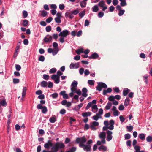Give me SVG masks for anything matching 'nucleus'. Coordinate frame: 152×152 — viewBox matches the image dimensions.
<instances>
[{
    "mask_svg": "<svg viewBox=\"0 0 152 152\" xmlns=\"http://www.w3.org/2000/svg\"><path fill=\"white\" fill-rule=\"evenodd\" d=\"M87 140L84 136L80 138H77L76 139L77 143H79V146L80 147L82 148L84 151H89L91 148V144L92 143L91 140H90L88 141L86 144L85 143L86 142Z\"/></svg>",
    "mask_w": 152,
    "mask_h": 152,
    "instance_id": "nucleus-1",
    "label": "nucleus"
},
{
    "mask_svg": "<svg viewBox=\"0 0 152 152\" xmlns=\"http://www.w3.org/2000/svg\"><path fill=\"white\" fill-rule=\"evenodd\" d=\"M106 135V133L104 132H100L99 134V137L101 139V142L102 144H104L105 143Z\"/></svg>",
    "mask_w": 152,
    "mask_h": 152,
    "instance_id": "nucleus-2",
    "label": "nucleus"
},
{
    "mask_svg": "<svg viewBox=\"0 0 152 152\" xmlns=\"http://www.w3.org/2000/svg\"><path fill=\"white\" fill-rule=\"evenodd\" d=\"M98 86L96 87L97 90L99 91L102 90V88H107V85L104 83L102 82L98 83Z\"/></svg>",
    "mask_w": 152,
    "mask_h": 152,
    "instance_id": "nucleus-3",
    "label": "nucleus"
},
{
    "mask_svg": "<svg viewBox=\"0 0 152 152\" xmlns=\"http://www.w3.org/2000/svg\"><path fill=\"white\" fill-rule=\"evenodd\" d=\"M78 84L77 82L75 80L73 81L71 86V90L72 92H75L77 90V87Z\"/></svg>",
    "mask_w": 152,
    "mask_h": 152,
    "instance_id": "nucleus-4",
    "label": "nucleus"
},
{
    "mask_svg": "<svg viewBox=\"0 0 152 152\" xmlns=\"http://www.w3.org/2000/svg\"><path fill=\"white\" fill-rule=\"evenodd\" d=\"M51 78L54 80V82L56 84H58L60 82V77L57 75H52L51 76Z\"/></svg>",
    "mask_w": 152,
    "mask_h": 152,
    "instance_id": "nucleus-5",
    "label": "nucleus"
},
{
    "mask_svg": "<svg viewBox=\"0 0 152 152\" xmlns=\"http://www.w3.org/2000/svg\"><path fill=\"white\" fill-rule=\"evenodd\" d=\"M69 34V31L67 30H64L58 34L59 36L65 37Z\"/></svg>",
    "mask_w": 152,
    "mask_h": 152,
    "instance_id": "nucleus-6",
    "label": "nucleus"
},
{
    "mask_svg": "<svg viewBox=\"0 0 152 152\" xmlns=\"http://www.w3.org/2000/svg\"><path fill=\"white\" fill-rule=\"evenodd\" d=\"M53 145L51 140H49L44 145V147L46 149H49V148L52 147Z\"/></svg>",
    "mask_w": 152,
    "mask_h": 152,
    "instance_id": "nucleus-7",
    "label": "nucleus"
},
{
    "mask_svg": "<svg viewBox=\"0 0 152 152\" xmlns=\"http://www.w3.org/2000/svg\"><path fill=\"white\" fill-rule=\"evenodd\" d=\"M107 137L106 140L108 141H109L111 140L113 138L112 134V132L108 130L107 132Z\"/></svg>",
    "mask_w": 152,
    "mask_h": 152,
    "instance_id": "nucleus-8",
    "label": "nucleus"
},
{
    "mask_svg": "<svg viewBox=\"0 0 152 152\" xmlns=\"http://www.w3.org/2000/svg\"><path fill=\"white\" fill-rule=\"evenodd\" d=\"M111 110L113 111V115L114 116H117L119 115V113L117 110L115 106H113L111 109Z\"/></svg>",
    "mask_w": 152,
    "mask_h": 152,
    "instance_id": "nucleus-9",
    "label": "nucleus"
},
{
    "mask_svg": "<svg viewBox=\"0 0 152 152\" xmlns=\"http://www.w3.org/2000/svg\"><path fill=\"white\" fill-rule=\"evenodd\" d=\"M79 67V64L78 63H72L69 66V68L71 69H77Z\"/></svg>",
    "mask_w": 152,
    "mask_h": 152,
    "instance_id": "nucleus-10",
    "label": "nucleus"
},
{
    "mask_svg": "<svg viewBox=\"0 0 152 152\" xmlns=\"http://www.w3.org/2000/svg\"><path fill=\"white\" fill-rule=\"evenodd\" d=\"M52 39V36L50 35H47L44 38V40L45 42H50Z\"/></svg>",
    "mask_w": 152,
    "mask_h": 152,
    "instance_id": "nucleus-11",
    "label": "nucleus"
},
{
    "mask_svg": "<svg viewBox=\"0 0 152 152\" xmlns=\"http://www.w3.org/2000/svg\"><path fill=\"white\" fill-rule=\"evenodd\" d=\"M60 95L63 96V97L64 99H68L69 98L68 94L66 93V91H63L60 93Z\"/></svg>",
    "mask_w": 152,
    "mask_h": 152,
    "instance_id": "nucleus-12",
    "label": "nucleus"
},
{
    "mask_svg": "<svg viewBox=\"0 0 152 152\" xmlns=\"http://www.w3.org/2000/svg\"><path fill=\"white\" fill-rule=\"evenodd\" d=\"M82 92H83L82 95V96L84 97H86L87 96L88 94L87 93V90L85 88H83L82 90Z\"/></svg>",
    "mask_w": 152,
    "mask_h": 152,
    "instance_id": "nucleus-13",
    "label": "nucleus"
},
{
    "mask_svg": "<svg viewBox=\"0 0 152 152\" xmlns=\"http://www.w3.org/2000/svg\"><path fill=\"white\" fill-rule=\"evenodd\" d=\"M98 110V108L96 104L92 106L91 110L92 112L94 113H96L97 111Z\"/></svg>",
    "mask_w": 152,
    "mask_h": 152,
    "instance_id": "nucleus-14",
    "label": "nucleus"
},
{
    "mask_svg": "<svg viewBox=\"0 0 152 152\" xmlns=\"http://www.w3.org/2000/svg\"><path fill=\"white\" fill-rule=\"evenodd\" d=\"M98 56L97 54L95 53L92 54L89 58L90 59H96L98 57Z\"/></svg>",
    "mask_w": 152,
    "mask_h": 152,
    "instance_id": "nucleus-15",
    "label": "nucleus"
},
{
    "mask_svg": "<svg viewBox=\"0 0 152 152\" xmlns=\"http://www.w3.org/2000/svg\"><path fill=\"white\" fill-rule=\"evenodd\" d=\"M98 149L99 151L102 150L103 151H105L107 150V148L105 146L102 145L98 148Z\"/></svg>",
    "mask_w": 152,
    "mask_h": 152,
    "instance_id": "nucleus-16",
    "label": "nucleus"
},
{
    "mask_svg": "<svg viewBox=\"0 0 152 152\" xmlns=\"http://www.w3.org/2000/svg\"><path fill=\"white\" fill-rule=\"evenodd\" d=\"M48 82L45 81H43L41 82L40 85L41 86L43 87H46L48 86Z\"/></svg>",
    "mask_w": 152,
    "mask_h": 152,
    "instance_id": "nucleus-17",
    "label": "nucleus"
},
{
    "mask_svg": "<svg viewBox=\"0 0 152 152\" xmlns=\"http://www.w3.org/2000/svg\"><path fill=\"white\" fill-rule=\"evenodd\" d=\"M92 10L93 12H97L99 10L98 6L97 5L94 6L92 8Z\"/></svg>",
    "mask_w": 152,
    "mask_h": 152,
    "instance_id": "nucleus-18",
    "label": "nucleus"
},
{
    "mask_svg": "<svg viewBox=\"0 0 152 152\" xmlns=\"http://www.w3.org/2000/svg\"><path fill=\"white\" fill-rule=\"evenodd\" d=\"M112 91L111 88H108L107 90H104L103 91V94L104 95H105L107 93H110Z\"/></svg>",
    "mask_w": 152,
    "mask_h": 152,
    "instance_id": "nucleus-19",
    "label": "nucleus"
},
{
    "mask_svg": "<svg viewBox=\"0 0 152 152\" xmlns=\"http://www.w3.org/2000/svg\"><path fill=\"white\" fill-rule=\"evenodd\" d=\"M56 120V118L55 116L54 115L51 117L49 119V121L50 123H54Z\"/></svg>",
    "mask_w": 152,
    "mask_h": 152,
    "instance_id": "nucleus-20",
    "label": "nucleus"
},
{
    "mask_svg": "<svg viewBox=\"0 0 152 152\" xmlns=\"http://www.w3.org/2000/svg\"><path fill=\"white\" fill-rule=\"evenodd\" d=\"M112 106V103L111 102H108L106 106L105 107V108L106 110H108L110 109L111 107Z\"/></svg>",
    "mask_w": 152,
    "mask_h": 152,
    "instance_id": "nucleus-21",
    "label": "nucleus"
},
{
    "mask_svg": "<svg viewBox=\"0 0 152 152\" xmlns=\"http://www.w3.org/2000/svg\"><path fill=\"white\" fill-rule=\"evenodd\" d=\"M91 115V113L90 112H86L83 113L82 114V116L84 117L90 116Z\"/></svg>",
    "mask_w": 152,
    "mask_h": 152,
    "instance_id": "nucleus-22",
    "label": "nucleus"
},
{
    "mask_svg": "<svg viewBox=\"0 0 152 152\" xmlns=\"http://www.w3.org/2000/svg\"><path fill=\"white\" fill-rule=\"evenodd\" d=\"M134 148L135 150V152H144V151H140V147L139 146H135Z\"/></svg>",
    "mask_w": 152,
    "mask_h": 152,
    "instance_id": "nucleus-23",
    "label": "nucleus"
},
{
    "mask_svg": "<svg viewBox=\"0 0 152 152\" xmlns=\"http://www.w3.org/2000/svg\"><path fill=\"white\" fill-rule=\"evenodd\" d=\"M130 91V90L127 89L125 88L124 89L123 91V94L124 96H126L128 93Z\"/></svg>",
    "mask_w": 152,
    "mask_h": 152,
    "instance_id": "nucleus-24",
    "label": "nucleus"
},
{
    "mask_svg": "<svg viewBox=\"0 0 152 152\" xmlns=\"http://www.w3.org/2000/svg\"><path fill=\"white\" fill-rule=\"evenodd\" d=\"M80 4L81 7H85L86 6V2L85 1H82L80 2Z\"/></svg>",
    "mask_w": 152,
    "mask_h": 152,
    "instance_id": "nucleus-25",
    "label": "nucleus"
},
{
    "mask_svg": "<svg viewBox=\"0 0 152 152\" xmlns=\"http://www.w3.org/2000/svg\"><path fill=\"white\" fill-rule=\"evenodd\" d=\"M59 51L58 48H55L53 50L52 54L53 56L56 54Z\"/></svg>",
    "mask_w": 152,
    "mask_h": 152,
    "instance_id": "nucleus-26",
    "label": "nucleus"
},
{
    "mask_svg": "<svg viewBox=\"0 0 152 152\" xmlns=\"http://www.w3.org/2000/svg\"><path fill=\"white\" fill-rule=\"evenodd\" d=\"M130 99L129 98H126L124 102V105L125 106H127L129 104Z\"/></svg>",
    "mask_w": 152,
    "mask_h": 152,
    "instance_id": "nucleus-27",
    "label": "nucleus"
},
{
    "mask_svg": "<svg viewBox=\"0 0 152 152\" xmlns=\"http://www.w3.org/2000/svg\"><path fill=\"white\" fill-rule=\"evenodd\" d=\"M101 117H100L98 114H96L95 115H94L92 117V118L93 120L97 121L99 118H101Z\"/></svg>",
    "mask_w": 152,
    "mask_h": 152,
    "instance_id": "nucleus-28",
    "label": "nucleus"
},
{
    "mask_svg": "<svg viewBox=\"0 0 152 152\" xmlns=\"http://www.w3.org/2000/svg\"><path fill=\"white\" fill-rule=\"evenodd\" d=\"M0 103L1 105L3 106H6L7 105V103L5 101V100L4 99L2 100L0 102Z\"/></svg>",
    "mask_w": 152,
    "mask_h": 152,
    "instance_id": "nucleus-29",
    "label": "nucleus"
},
{
    "mask_svg": "<svg viewBox=\"0 0 152 152\" xmlns=\"http://www.w3.org/2000/svg\"><path fill=\"white\" fill-rule=\"evenodd\" d=\"M76 52L78 54H80L81 53H83V48H80L77 49L76 51Z\"/></svg>",
    "mask_w": 152,
    "mask_h": 152,
    "instance_id": "nucleus-30",
    "label": "nucleus"
},
{
    "mask_svg": "<svg viewBox=\"0 0 152 152\" xmlns=\"http://www.w3.org/2000/svg\"><path fill=\"white\" fill-rule=\"evenodd\" d=\"M58 94L56 93H54L50 96H52V97L53 99H55L56 98L58 97Z\"/></svg>",
    "mask_w": 152,
    "mask_h": 152,
    "instance_id": "nucleus-31",
    "label": "nucleus"
},
{
    "mask_svg": "<svg viewBox=\"0 0 152 152\" xmlns=\"http://www.w3.org/2000/svg\"><path fill=\"white\" fill-rule=\"evenodd\" d=\"M121 1V5L122 6H126V3L125 0H119Z\"/></svg>",
    "mask_w": 152,
    "mask_h": 152,
    "instance_id": "nucleus-32",
    "label": "nucleus"
},
{
    "mask_svg": "<svg viewBox=\"0 0 152 152\" xmlns=\"http://www.w3.org/2000/svg\"><path fill=\"white\" fill-rule=\"evenodd\" d=\"M104 3L103 0L100 1L98 4L99 6L102 7H103L104 6Z\"/></svg>",
    "mask_w": 152,
    "mask_h": 152,
    "instance_id": "nucleus-33",
    "label": "nucleus"
},
{
    "mask_svg": "<svg viewBox=\"0 0 152 152\" xmlns=\"http://www.w3.org/2000/svg\"><path fill=\"white\" fill-rule=\"evenodd\" d=\"M47 15V12L45 11L42 10L41 11V15L43 17H45Z\"/></svg>",
    "mask_w": 152,
    "mask_h": 152,
    "instance_id": "nucleus-34",
    "label": "nucleus"
},
{
    "mask_svg": "<svg viewBox=\"0 0 152 152\" xmlns=\"http://www.w3.org/2000/svg\"><path fill=\"white\" fill-rule=\"evenodd\" d=\"M103 113V110L102 108H100L99 110V112L98 113H96L98 114V115H99L100 117H101V115Z\"/></svg>",
    "mask_w": 152,
    "mask_h": 152,
    "instance_id": "nucleus-35",
    "label": "nucleus"
},
{
    "mask_svg": "<svg viewBox=\"0 0 152 152\" xmlns=\"http://www.w3.org/2000/svg\"><path fill=\"white\" fill-rule=\"evenodd\" d=\"M28 21L26 20H24L23 21V25L24 26H26L28 24Z\"/></svg>",
    "mask_w": 152,
    "mask_h": 152,
    "instance_id": "nucleus-36",
    "label": "nucleus"
},
{
    "mask_svg": "<svg viewBox=\"0 0 152 152\" xmlns=\"http://www.w3.org/2000/svg\"><path fill=\"white\" fill-rule=\"evenodd\" d=\"M42 109V113H46L47 111V109L45 106H43Z\"/></svg>",
    "mask_w": 152,
    "mask_h": 152,
    "instance_id": "nucleus-37",
    "label": "nucleus"
},
{
    "mask_svg": "<svg viewBox=\"0 0 152 152\" xmlns=\"http://www.w3.org/2000/svg\"><path fill=\"white\" fill-rule=\"evenodd\" d=\"M56 71V69L55 68H53L50 69L49 71L50 73H55Z\"/></svg>",
    "mask_w": 152,
    "mask_h": 152,
    "instance_id": "nucleus-38",
    "label": "nucleus"
},
{
    "mask_svg": "<svg viewBox=\"0 0 152 152\" xmlns=\"http://www.w3.org/2000/svg\"><path fill=\"white\" fill-rule=\"evenodd\" d=\"M55 22L57 23H60L61 22V18H55Z\"/></svg>",
    "mask_w": 152,
    "mask_h": 152,
    "instance_id": "nucleus-39",
    "label": "nucleus"
},
{
    "mask_svg": "<svg viewBox=\"0 0 152 152\" xmlns=\"http://www.w3.org/2000/svg\"><path fill=\"white\" fill-rule=\"evenodd\" d=\"M93 104L91 102H90L88 103V104L87 105L86 107V110H88L89 109V108L91 107H92Z\"/></svg>",
    "mask_w": 152,
    "mask_h": 152,
    "instance_id": "nucleus-40",
    "label": "nucleus"
},
{
    "mask_svg": "<svg viewBox=\"0 0 152 152\" xmlns=\"http://www.w3.org/2000/svg\"><path fill=\"white\" fill-rule=\"evenodd\" d=\"M147 141L148 142H151L152 141V136H149L147 137L146 138Z\"/></svg>",
    "mask_w": 152,
    "mask_h": 152,
    "instance_id": "nucleus-41",
    "label": "nucleus"
},
{
    "mask_svg": "<svg viewBox=\"0 0 152 152\" xmlns=\"http://www.w3.org/2000/svg\"><path fill=\"white\" fill-rule=\"evenodd\" d=\"M139 137L141 139L144 140L145 138V136L144 134H141L139 135Z\"/></svg>",
    "mask_w": 152,
    "mask_h": 152,
    "instance_id": "nucleus-42",
    "label": "nucleus"
},
{
    "mask_svg": "<svg viewBox=\"0 0 152 152\" xmlns=\"http://www.w3.org/2000/svg\"><path fill=\"white\" fill-rule=\"evenodd\" d=\"M124 12L125 10H120L119 12L118 13V15L119 16H121L123 15Z\"/></svg>",
    "mask_w": 152,
    "mask_h": 152,
    "instance_id": "nucleus-43",
    "label": "nucleus"
},
{
    "mask_svg": "<svg viewBox=\"0 0 152 152\" xmlns=\"http://www.w3.org/2000/svg\"><path fill=\"white\" fill-rule=\"evenodd\" d=\"M94 81L93 80H89L88 81V83L91 86H93L94 84Z\"/></svg>",
    "mask_w": 152,
    "mask_h": 152,
    "instance_id": "nucleus-44",
    "label": "nucleus"
},
{
    "mask_svg": "<svg viewBox=\"0 0 152 152\" xmlns=\"http://www.w3.org/2000/svg\"><path fill=\"white\" fill-rule=\"evenodd\" d=\"M126 128L129 131L131 132L133 129V127L132 126H127Z\"/></svg>",
    "mask_w": 152,
    "mask_h": 152,
    "instance_id": "nucleus-45",
    "label": "nucleus"
},
{
    "mask_svg": "<svg viewBox=\"0 0 152 152\" xmlns=\"http://www.w3.org/2000/svg\"><path fill=\"white\" fill-rule=\"evenodd\" d=\"M23 16L25 18H26L28 15V13L26 11H24L23 12Z\"/></svg>",
    "mask_w": 152,
    "mask_h": 152,
    "instance_id": "nucleus-46",
    "label": "nucleus"
},
{
    "mask_svg": "<svg viewBox=\"0 0 152 152\" xmlns=\"http://www.w3.org/2000/svg\"><path fill=\"white\" fill-rule=\"evenodd\" d=\"M46 30L47 32H49L51 30V27L50 26H48L46 27Z\"/></svg>",
    "mask_w": 152,
    "mask_h": 152,
    "instance_id": "nucleus-47",
    "label": "nucleus"
},
{
    "mask_svg": "<svg viewBox=\"0 0 152 152\" xmlns=\"http://www.w3.org/2000/svg\"><path fill=\"white\" fill-rule=\"evenodd\" d=\"M131 135L129 134H127L125 135V139L126 140L129 139L130 138Z\"/></svg>",
    "mask_w": 152,
    "mask_h": 152,
    "instance_id": "nucleus-48",
    "label": "nucleus"
},
{
    "mask_svg": "<svg viewBox=\"0 0 152 152\" xmlns=\"http://www.w3.org/2000/svg\"><path fill=\"white\" fill-rule=\"evenodd\" d=\"M53 86V83L50 81L48 82V87L49 88H52Z\"/></svg>",
    "mask_w": 152,
    "mask_h": 152,
    "instance_id": "nucleus-49",
    "label": "nucleus"
},
{
    "mask_svg": "<svg viewBox=\"0 0 152 152\" xmlns=\"http://www.w3.org/2000/svg\"><path fill=\"white\" fill-rule=\"evenodd\" d=\"M108 99L110 101H113L115 99V97L113 96H110L108 97Z\"/></svg>",
    "mask_w": 152,
    "mask_h": 152,
    "instance_id": "nucleus-50",
    "label": "nucleus"
},
{
    "mask_svg": "<svg viewBox=\"0 0 152 152\" xmlns=\"http://www.w3.org/2000/svg\"><path fill=\"white\" fill-rule=\"evenodd\" d=\"M53 20V18L51 17H49L48 18L46 19V22L47 23H50V22Z\"/></svg>",
    "mask_w": 152,
    "mask_h": 152,
    "instance_id": "nucleus-51",
    "label": "nucleus"
},
{
    "mask_svg": "<svg viewBox=\"0 0 152 152\" xmlns=\"http://www.w3.org/2000/svg\"><path fill=\"white\" fill-rule=\"evenodd\" d=\"M39 60L42 62H43L45 60V57L43 56H41L39 58Z\"/></svg>",
    "mask_w": 152,
    "mask_h": 152,
    "instance_id": "nucleus-52",
    "label": "nucleus"
},
{
    "mask_svg": "<svg viewBox=\"0 0 152 152\" xmlns=\"http://www.w3.org/2000/svg\"><path fill=\"white\" fill-rule=\"evenodd\" d=\"M49 76L48 75H47L46 74H44L43 75V78L44 79L48 80L49 79Z\"/></svg>",
    "mask_w": 152,
    "mask_h": 152,
    "instance_id": "nucleus-53",
    "label": "nucleus"
},
{
    "mask_svg": "<svg viewBox=\"0 0 152 152\" xmlns=\"http://www.w3.org/2000/svg\"><path fill=\"white\" fill-rule=\"evenodd\" d=\"M19 82V80L18 79H13V83L14 84L18 83Z\"/></svg>",
    "mask_w": 152,
    "mask_h": 152,
    "instance_id": "nucleus-54",
    "label": "nucleus"
},
{
    "mask_svg": "<svg viewBox=\"0 0 152 152\" xmlns=\"http://www.w3.org/2000/svg\"><path fill=\"white\" fill-rule=\"evenodd\" d=\"M84 72V69L83 68H81L79 70V72L80 74L82 75Z\"/></svg>",
    "mask_w": 152,
    "mask_h": 152,
    "instance_id": "nucleus-55",
    "label": "nucleus"
},
{
    "mask_svg": "<svg viewBox=\"0 0 152 152\" xmlns=\"http://www.w3.org/2000/svg\"><path fill=\"white\" fill-rule=\"evenodd\" d=\"M61 12H58L56 14V18H61Z\"/></svg>",
    "mask_w": 152,
    "mask_h": 152,
    "instance_id": "nucleus-56",
    "label": "nucleus"
},
{
    "mask_svg": "<svg viewBox=\"0 0 152 152\" xmlns=\"http://www.w3.org/2000/svg\"><path fill=\"white\" fill-rule=\"evenodd\" d=\"M80 58V56L79 55H77L75 56L74 58V59L75 60H79Z\"/></svg>",
    "mask_w": 152,
    "mask_h": 152,
    "instance_id": "nucleus-57",
    "label": "nucleus"
},
{
    "mask_svg": "<svg viewBox=\"0 0 152 152\" xmlns=\"http://www.w3.org/2000/svg\"><path fill=\"white\" fill-rule=\"evenodd\" d=\"M65 7L64 5L63 4H61L59 5V8L60 10H64Z\"/></svg>",
    "mask_w": 152,
    "mask_h": 152,
    "instance_id": "nucleus-58",
    "label": "nucleus"
},
{
    "mask_svg": "<svg viewBox=\"0 0 152 152\" xmlns=\"http://www.w3.org/2000/svg\"><path fill=\"white\" fill-rule=\"evenodd\" d=\"M79 11L77 10H74L72 12V13L75 15H76L79 13Z\"/></svg>",
    "mask_w": 152,
    "mask_h": 152,
    "instance_id": "nucleus-59",
    "label": "nucleus"
},
{
    "mask_svg": "<svg viewBox=\"0 0 152 152\" xmlns=\"http://www.w3.org/2000/svg\"><path fill=\"white\" fill-rule=\"evenodd\" d=\"M124 107L122 104H120L119 107L118 109L120 111H122L124 109Z\"/></svg>",
    "mask_w": 152,
    "mask_h": 152,
    "instance_id": "nucleus-60",
    "label": "nucleus"
},
{
    "mask_svg": "<svg viewBox=\"0 0 152 152\" xmlns=\"http://www.w3.org/2000/svg\"><path fill=\"white\" fill-rule=\"evenodd\" d=\"M15 68L18 71H20L21 69V66L19 65H15Z\"/></svg>",
    "mask_w": 152,
    "mask_h": 152,
    "instance_id": "nucleus-61",
    "label": "nucleus"
},
{
    "mask_svg": "<svg viewBox=\"0 0 152 152\" xmlns=\"http://www.w3.org/2000/svg\"><path fill=\"white\" fill-rule=\"evenodd\" d=\"M85 13L84 11L80 12L79 14V15L81 18H82L85 15Z\"/></svg>",
    "mask_w": 152,
    "mask_h": 152,
    "instance_id": "nucleus-62",
    "label": "nucleus"
},
{
    "mask_svg": "<svg viewBox=\"0 0 152 152\" xmlns=\"http://www.w3.org/2000/svg\"><path fill=\"white\" fill-rule=\"evenodd\" d=\"M104 13L103 12H101L98 13V16L99 18H101L104 16Z\"/></svg>",
    "mask_w": 152,
    "mask_h": 152,
    "instance_id": "nucleus-63",
    "label": "nucleus"
},
{
    "mask_svg": "<svg viewBox=\"0 0 152 152\" xmlns=\"http://www.w3.org/2000/svg\"><path fill=\"white\" fill-rule=\"evenodd\" d=\"M89 22L88 20H86L85 21L84 25L85 26H88L89 24Z\"/></svg>",
    "mask_w": 152,
    "mask_h": 152,
    "instance_id": "nucleus-64",
    "label": "nucleus"
}]
</instances>
